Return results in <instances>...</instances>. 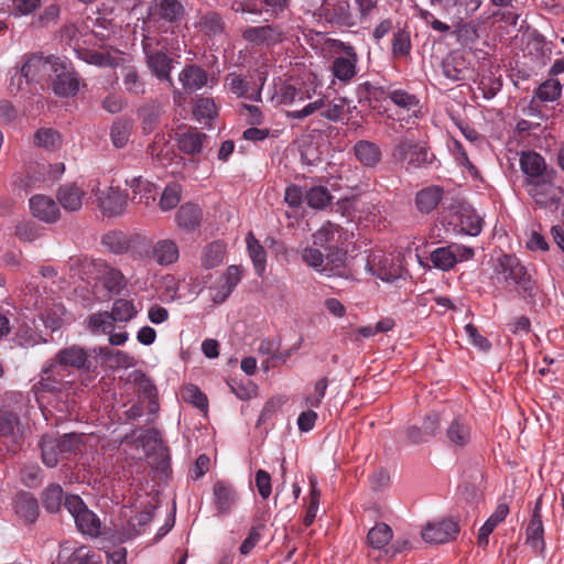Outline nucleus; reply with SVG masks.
I'll list each match as a JSON object with an SVG mask.
<instances>
[{"label":"nucleus","mask_w":564,"mask_h":564,"mask_svg":"<svg viewBox=\"0 0 564 564\" xmlns=\"http://www.w3.org/2000/svg\"><path fill=\"white\" fill-rule=\"evenodd\" d=\"M544 528L542 519H531L527 528V544H529L535 552L542 553L545 546Z\"/></svg>","instance_id":"37998d69"},{"label":"nucleus","mask_w":564,"mask_h":564,"mask_svg":"<svg viewBox=\"0 0 564 564\" xmlns=\"http://www.w3.org/2000/svg\"><path fill=\"white\" fill-rule=\"evenodd\" d=\"M178 80L185 91L193 93L206 87L209 83V77L203 68L188 65L180 73Z\"/></svg>","instance_id":"cd10ccee"},{"label":"nucleus","mask_w":564,"mask_h":564,"mask_svg":"<svg viewBox=\"0 0 564 564\" xmlns=\"http://www.w3.org/2000/svg\"><path fill=\"white\" fill-rule=\"evenodd\" d=\"M181 193H182L181 185H178L176 183H172V184L167 185L161 195L160 208L163 212H167V210L175 208L181 200Z\"/></svg>","instance_id":"5fc2aeb1"},{"label":"nucleus","mask_w":564,"mask_h":564,"mask_svg":"<svg viewBox=\"0 0 564 564\" xmlns=\"http://www.w3.org/2000/svg\"><path fill=\"white\" fill-rule=\"evenodd\" d=\"M182 398L202 411L207 410V398L196 386H186L182 391Z\"/></svg>","instance_id":"bf43d9fd"},{"label":"nucleus","mask_w":564,"mask_h":564,"mask_svg":"<svg viewBox=\"0 0 564 564\" xmlns=\"http://www.w3.org/2000/svg\"><path fill=\"white\" fill-rule=\"evenodd\" d=\"M63 489L59 485H51L43 494V505L50 512H56L62 505Z\"/></svg>","instance_id":"13d9d810"},{"label":"nucleus","mask_w":564,"mask_h":564,"mask_svg":"<svg viewBox=\"0 0 564 564\" xmlns=\"http://www.w3.org/2000/svg\"><path fill=\"white\" fill-rule=\"evenodd\" d=\"M333 73L339 80H349L357 73V54L351 46H344L341 55L333 63Z\"/></svg>","instance_id":"5701e85b"},{"label":"nucleus","mask_w":564,"mask_h":564,"mask_svg":"<svg viewBox=\"0 0 564 564\" xmlns=\"http://www.w3.org/2000/svg\"><path fill=\"white\" fill-rule=\"evenodd\" d=\"M51 362L56 365V369L61 371L65 367L84 368L87 364L86 351L77 346H70L59 350L56 359Z\"/></svg>","instance_id":"473e14b6"},{"label":"nucleus","mask_w":564,"mask_h":564,"mask_svg":"<svg viewBox=\"0 0 564 564\" xmlns=\"http://www.w3.org/2000/svg\"><path fill=\"white\" fill-rule=\"evenodd\" d=\"M53 91L61 97L75 96L79 90V80L70 63L61 57L56 58L53 72L50 74Z\"/></svg>","instance_id":"39448f33"},{"label":"nucleus","mask_w":564,"mask_h":564,"mask_svg":"<svg viewBox=\"0 0 564 564\" xmlns=\"http://www.w3.org/2000/svg\"><path fill=\"white\" fill-rule=\"evenodd\" d=\"M256 487L262 499H268L272 492L271 476L263 469L256 473Z\"/></svg>","instance_id":"338daca9"},{"label":"nucleus","mask_w":564,"mask_h":564,"mask_svg":"<svg viewBox=\"0 0 564 564\" xmlns=\"http://www.w3.org/2000/svg\"><path fill=\"white\" fill-rule=\"evenodd\" d=\"M225 245L220 241H215L206 246L202 253V264L206 269H213L219 265L225 256Z\"/></svg>","instance_id":"a18cd8bd"},{"label":"nucleus","mask_w":564,"mask_h":564,"mask_svg":"<svg viewBox=\"0 0 564 564\" xmlns=\"http://www.w3.org/2000/svg\"><path fill=\"white\" fill-rule=\"evenodd\" d=\"M368 543L372 549L376 550H387L388 544L392 539V530L386 523H377L370 531L368 532Z\"/></svg>","instance_id":"a19ab883"},{"label":"nucleus","mask_w":564,"mask_h":564,"mask_svg":"<svg viewBox=\"0 0 564 564\" xmlns=\"http://www.w3.org/2000/svg\"><path fill=\"white\" fill-rule=\"evenodd\" d=\"M393 158L408 171L420 169L431 162L427 149L411 140H401L393 151Z\"/></svg>","instance_id":"423d86ee"},{"label":"nucleus","mask_w":564,"mask_h":564,"mask_svg":"<svg viewBox=\"0 0 564 564\" xmlns=\"http://www.w3.org/2000/svg\"><path fill=\"white\" fill-rule=\"evenodd\" d=\"M88 327L95 334H110L115 329V319L109 312H99L88 317Z\"/></svg>","instance_id":"49530a36"},{"label":"nucleus","mask_w":564,"mask_h":564,"mask_svg":"<svg viewBox=\"0 0 564 564\" xmlns=\"http://www.w3.org/2000/svg\"><path fill=\"white\" fill-rule=\"evenodd\" d=\"M497 272L503 275V280L516 284L522 290L530 289V275L525 267L513 256L503 254L498 259Z\"/></svg>","instance_id":"f8f14e48"},{"label":"nucleus","mask_w":564,"mask_h":564,"mask_svg":"<svg viewBox=\"0 0 564 564\" xmlns=\"http://www.w3.org/2000/svg\"><path fill=\"white\" fill-rule=\"evenodd\" d=\"M194 116L197 119L210 120L216 116V105L210 98H198L194 106Z\"/></svg>","instance_id":"0e129e2a"},{"label":"nucleus","mask_w":564,"mask_h":564,"mask_svg":"<svg viewBox=\"0 0 564 564\" xmlns=\"http://www.w3.org/2000/svg\"><path fill=\"white\" fill-rule=\"evenodd\" d=\"M474 257V250L469 247L452 243L446 247L436 248L431 252L433 265L442 271H448L457 262L469 260Z\"/></svg>","instance_id":"9b49d317"},{"label":"nucleus","mask_w":564,"mask_h":564,"mask_svg":"<svg viewBox=\"0 0 564 564\" xmlns=\"http://www.w3.org/2000/svg\"><path fill=\"white\" fill-rule=\"evenodd\" d=\"M456 26L454 33L462 46L471 50L479 39V34L475 24L471 23H453Z\"/></svg>","instance_id":"09e8293b"},{"label":"nucleus","mask_w":564,"mask_h":564,"mask_svg":"<svg viewBox=\"0 0 564 564\" xmlns=\"http://www.w3.org/2000/svg\"><path fill=\"white\" fill-rule=\"evenodd\" d=\"M237 502L235 488L225 481H217L213 487V503L220 514L229 513Z\"/></svg>","instance_id":"4be33fe9"},{"label":"nucleus","mask_w":564,"mask_h":564,"mask_svg":"<svg viewBox=\"0 0 564 564\" xmlns=\"http://www.w3.org/2000/svg\"><path fill=\"white\" fill-rule=\"evenodd\" d=\"M17 514L28 523H32L39 516L37 500L30 494L22 492L14 499Z\"/></svg>","instance_id":"f704fd0d"},{"label":"nucleus","mask_w":564,"mask_h":564,"mask_svg":"<svg viewBox=\"0 0 564 564\" xmlns=\"http://www.w3.org/2000/svg\"><path fill=\"white\" fill-rule=\"evenodd\" d=\"M388 98L408 115V122L421 116L420 100L403 89H394L389 93Z\"/></svg>","instance_id":"7c9ffc66"},{"label":"nucleus","mask_w":564,"mask_h":564,"mask_svg":"<svg viewBox=\"0 0 564 564\" xmlns=\"http://www.w3.org/2000/svg\"><path fill=\"white\" fill-rule=\"evenodd\" d=\"M22 434L23 427L14 413H0V437L9 441L8 451L15 452V446L19 444Z\"/></svg>","instance_id":"393cba45"},{"label":"nucleus","mask_w":564,"mask_h":564,"mask_svg":"<svg viewBox=\"0 0 564 564\" xmlns=\"http://www.w3.org/2000/svg\"><path fill=\"white\" fill-rule=\"evenodd\" d=\"M372 265H378L376 274L378 278L386 282H394L402 278L404 274L402 265L391 263L388 257H382L379 259L373 257Z\"/></svg>","instance_id":"58836bf2"},{"label":"nucleus","mask_w":564,"mask_h":564,"mask_svg":"<svg viewBox=\"0 0 564 564\" xmlns=\"http://www.w3.org/2000/svg\"><path fill=\"white\" fill-rule=\"evenodd\" d=\"M349 235L344 231L339 226L327 221L313 235V241L315 246L329 249L338 250L343 249Z\"/></svg>","instance_id":"4468645a"},{"label":"nucleus","mask_w":564,"mask_h":564,"mask_svg":"<svg viewBox=\"0 0 564 564\" xmlns=\"http://www.w3.org/2000/svg\"><path fill=\"white\" fill-rule=\"evenodd\" d=\"M354 150L357 160L365 166L372 167L381 160V151L373 142L367 140L358 141L355 144Z\"/></svg>","instance_id":"c9c22d12"},{"label":"nucleus","mask_w":564,"mask_h":564,"mask_svg":"<svg viewBox=\"0 0 564 564\" xmlns=\"http://www.w3.org/2000/svg\"><path fill=\"white\" fill-rule=\"evenodd\" d=\"M443 75L451 82L466 80L471 75L469 63L464 55L454 51L451 52L442 63Z\"/></svg>","instance_id":"a211bd4d"},{"label":"nucleus","mask_w":564,"mask_h":564,"mask_svg":"<svg viewBox=\"0 0 564 564\" xmlns=\"http://www.w3.org/2000/svg\"><path fill=\"white\" fill-rule=\"evenodd\" d=\"M56 56H43L41 54H33L29 56L23 63L20 70H17L12 76V85H18V89L22 88V82L26 83L41 82L45 77L50 78L53 72Z\"/></svg>","instance_id":"7ed1b4c3"},{"label":"nucleus","mask_w":564,"mask_h":564,"mask_svg":"<svg viewBox=\"0 0 564 564\" xmlns=\"http://www.w3.org/2000/svg\"><path fill=\"white\" fill-rule=\"evenodd\" d=\"M562 94V85L558 79L550 78L542 83L536 91L535 96L541 101H554L556 100Z\"/></svg>","instance_id":"603ef678"},{"label":"nucleus","mask_w":564,"mask_h":564,"mask_svg":"<svg viewBox=\"0 0 564 564\" xmlns=\"http://www.w3.org/2000/svg\"><path fill=\"white\" fill-rule=\"evenodd\" d=\"M77 56L84 62L99 67H112L119 65L123 57L117 53L112 55L109 51H94L87 48L76 50Z\"/></svg>","instance_id":"c85d7f7f"},{"label":"nucleus","mask_w":564,"mask_h":564,"mask_svg":"<svg viewBox=\"0 0 564 564\" xmlns=\"http://www.w3.org/2000/svg\"><path fill=\"white\" fill-rule=\"evenodd\" d=\"M459 231L469 236H478L482 229V218L469 206L460 207L456 213Z\"/></svg>","instance_id":"2f4dec72"},{"label":"nucleus","mask_w":564,"mask_h":564,"mask_svg":"<svg viewBox=\"0 0 564 564\" xmlns=\"http://www.w3.org/2000/svg\"><path fill=\"white\" fill-rule=\"evenodd\" d=\"M30 209L34 217L45 223H55L59 218L58 206L53 198L44 195L31 197Z\"/></svg>","instance_id":"b1692460"},{"label":"nucleus","mask_w":564,"mask_h":564,"mask_svg":"<svg viewBox=\"0 0 564 564\" xmlns=\"http://www.w3.org/2000/svg\"><path fill=\"white\" fill-rule=\"evenodd\" d=\"M148 257L156 264L167 267L177 262L180 258V248L173 239H159L152 245L148 252Z\"/></svg>","instance_id":"6ab92c4d"},{"label":"nucleus","mask_w":564,"mask_h":564,"mask_svg":"<svg viewBox=\"0 0 564 564\" xmlns=\"http://www.w3.org/2000/svg\"><path fill=\"white\" fill-rule=\"evenodd\" d=\"M202 218V210L197 205L185 204L182 205L177 212L176 221L180 228L185 230H194L199 226Z\"/></svg>","instance_id":"4c0bfd02"},{"label":"nucleus","mask_w":564,"mask_h":564,"mask_svg":"<svg viewBox=\"0 0 564 564\" xmlns=\"http://www.w3.org/2000/svg\"><path fill=\"white\" fill-rule=\"evenodd\" d=\"M110 314L115 322L127 323L137 316L138 310L132 301L118 299L113 302Z\"/></svg>","instance_id":"c03bdc74"},{"label":"nucleus","mask_w":564,"mask_h":564,"mask_svg":"<svg viewBox=\"0 0 564 564\" xmlns=\"http://www.w3.org/2000/svg\"><path fill=\"white\" fill-rule=\"evenodd\" d=\"M55 440L58 442V451L63 458L78 451L83 443L82 436L76 433L64 434Z\"/></svg>","instance_id":"4d7b16f0"},{"label":"nucleus","mask_w":564,"mask_h":564,"mask_svg":"<svg viewBox=\"0 0 564 564\" xmlns=\"http://www.w3.org/2000/svg\"><path fill=\"white\" fill-rule=\"evenodd\" d=\"M520 165L523 173L532 180L540 177L545 169L544 159L535 152L522 153Z\"/></svg>","instance_id":"ea45409f"},{"label":"nucleus","mask_w":564,"mask_h":564,"mask_svg":"<svg viewBox=\"0 0 564 564\" xmlns=\"http://www.w3.org/2000/svg\"><path fill=\"white\" fill-rule=\"evenodd\" d=\"M316 99L307 102L302 109L288 111L286 116L292 119H304L317 110H321V116L330 120L338 121L344 111V100L333 101L326 105L325 96L317 91Z\"/></svg>","instance_id":"0eeeda50"},{"label":"nucleus","mask_w":564,"mask_h":564,"mask_svg":"<svg viewBox=\"0 0 564 564\" xmlns=\"http://www.w3.org/2000/svg\"><path fill=\"white\" fill-rule=\"evenodd\" d=\"M85 192L75 183L64 184L58 188L57 199L67 212H77L83 206Z\"/></svg>","instance_id":"c756f323"},{"label":"nucleus","mask_w":564,"mask_h":564,"mask_svg":"<svg viewBox=\"0 0 564 564\" xmlns=\"http://www.w3.org/2000/svg\"><path fill=\"white\" fill-rule=\"evenodd\" d=\"M149 41V37H144L142 43L147 54L148 65L150 69L159 79L167 82L169 85L173 87L174 83L171 78V72L173 69V59L162 52H151Z\"/></svg>","instance_id":"f3484780"},{"label":"nucleus","mask_w":564,"mask_h":564,"mask_svg":"<svg viewBox=\"0 0 564 564\" xmlns=\"http://www.w3.org/2000/svg\"><path fill=\"white\" fill-rule=\"evenodd\" d=\"M334 20L343 25L352 26L357 23V14L352 13L346 2H339L334 8Z\"/></svg>","instance_id":"e2e57ef3"},{"label":"nucleus","mask_w":564,"mask_h":564,"mask_svg":"<svg viewBox=\"0 0 564 564\" xmlns=\"http://www.w3.org/2000/svg\"><path fill=\"white\" fill-rule=\"evenodd\" d=\"M328 387L326 378H319L314 384L312 390H308L303 399V405L307 408H318L325 397Z\"/></svg>","instance_id":"3c124183"},{"label":"nucleus","mask_w":564,"mask_h":564,"mask_svg":"<svg viewBox=\"0 0 564 564\" xmlns=\"http://www.w3.org/2000/svg\"><path fill=\"white\" fill-rule=\"evenodd\" d=\"M100 355L104 360H110L112 365L118 367L128 368L135 365L134 358L124 351H111L109 348H100Z\"/></svg>","instance_id":"052dcab7"},{"label":"nucleus","mask_w":564,"mask_h":564,"mask_svg":"<svg viewBox=\"0 0 564 564\" xmlns=\"http://www.w3.org/2000/svg\"><path fill=\"white\" fill-rule=\"evenodd\" d=\"M132 124L127 119H118L111 127V140L116 148H122L129 140Z\"/></svg>","instance_id":"864d4df0"},{"label":"nucleus","mask_w":564,"mask_h":564,"mask_svg":"<svg viewBox=\"0 0 564 564\" xmlns=\"http://www.w3.org/2000/svg\"><path fill=\"white\" fill-rule=\"evenodd\" d=\"M242 36L253 46L270 47L281 43L285 39V33L280 26L262 25L247 28Z\"/></svg>","instance_id":"ddd939ff"},{"label":"nucleus","mask_w":564,"mask_h":564,"mask_svg":"<svg viewBox=\"0 0 564 564\" xmlns=\"http://www.w3.org/2000/svg\"><path fill=\"white\" fill-rule=\"evenodd\" d=\"M528 191L538 205L547 208H558L561 196L563 195L560 187L550 183L532 182Z\"/></svg>","instance_id":"412c9836"},{"label":"nucleus","mask_w":564,"mask_h":564,"mask_svg":"<svg viewBox=\"0 0 564 564\" xmlns=\"http://www.w3.org/2000/svg\"><path fill=\"white\" fill-rule=\"evenodd\" d=\"M205 139L206 135L200 132H185L178 137V147L187 154H196L200 152Z\"/></svg>","instance_id":"de8ad7c7"},{"label":"nucleus","mask_w":564,"mask_h":564,"mask_svg":"<svg viewBox=\"0 0 564 564\" xmlns=\"http://www.w3.org/2000/svg\"><path fill=\"white\" fill-rule=\"evenodd\" d=\"M305 198L310 207L322 209L329 204L332 196L326 187L315 186L306 193Z\"/></svg>","instance_id":"6e6d98bb"},{"label":"nucleus","mask_w":564,"mask_h":564,"mask_svg":"<svg viewBox=\"0 0 564 564\" xmlns=\"http://www.w3.org/2000/svg\"><path fill=\"white\" fill-rule=\"evenodd\" d=\"M303 260L312 268L317 270L318 272H323L327 275H329L326 272L325 268H322V264L324 262L323 253L315 249V248H305L302 252Z\"/></svg>","instance_id":"69168bd1"},{"label":"nucleus","mask_w":564,"mask_h":564,"mask_svg":"<svg viewBox=\"0 0 564 564\" xmlns=\"http://www.w3.org/2000/svg\"><path fill=\"white\" fill-rule=\"evenodd\" d=\"M35 143L45 149H55L61 144V135L53 129H40L35 134Z\"/></svg>","instance_id":"680f3d73"},{"label":"nucleus","mask_w":564,"mask_h":564,"mask_svg":"<svg viewBox=\"0 0 564 564\" xmlns=\"http://www.w3.org/2000/svg\"><path fill=\"white\" fill-rule=\"evenodd\" d=\"M126 184L131 189L132 202L148 206L155 200V185L142 176L127 180Z\"/></svg>","instance_id":"bb28decb"},{"label":"nucleus","mask_w":564,"mask_h":564,"mask_svg":"<svg viewBox=\"0 0 564 564\" xmlns=\"http://www.w3.org/2000/svg\"><path fill=\"white\" fill-rule=\"evenodd\" d=\"M443 198V189L440 186H427L416 193L415 204L423 214L434 210Z\"/></svg>","instance_id":"72a5a7b5"},{"label":"nucleus","mask_w":564,"mask_h":564,"mask_svg":"<svg viewBox=\"0 0 564 564\" xmlns=\"http://www.w3.org/2000/svg\"><path fill=\"white\" fill-rule=\"evenodd\" d=\"M154 14L166 21H175L183 14V7L176 0H159L152 7Z\"/></svg>","instance_id":"79ce46f5"},{"label":"nucleus","mask_w":564,"mask_h":564,"mask_svg":"<svg viewBox=\"0 0 564 564\" xmlns=\"http://www.w3.org/2000/svg\"><path fill=\"white\" fill-rule=\"evenodd\" d=\"M458 531V524L455 521L444 519L427 523L422 530V538L427 543L441 544L455 539Z\"/></svg>","instance_id":"2eb2a0df"},{"label":"nucleus","mask_w":564,"mask_h":564,"mask_svg":"<svg viewBox=\"0 0 564 564\" xmlns=\"http://www.w3.org/2000/svg\"><path fill=\"white\" fill-rule=\"evenodd\" d=\"M64 505L73 517L80 533L93 538L101 534L100 519L95 512L87 508L79 496L73 495L66 497Z\"/></svg>","instance_id":"20e7f679"},{"label":"nucleus","mask_w":564,"mask_h":564,"mask_svg":"<svg viewBox=\"0 0 564 564\" xmlns=\"http://www.w3.org/2000/svg\"><path fill=\"white\" fill-rule=\"evenodd\" d=\"M95 279L111 293H120L126 284L124 275L116 268L102 262H94L93 264Z\"/></svg>","instance_id":"dca6fc26"},{"label":"nucleus","mask_w":564,"mask_h":564,"mask_svg":"<svg viewBox=\"0 0 564 564\" xmlns=\"http://www.w3.org/2000/svg\"><path fill=\"white\" fill-rule=\"evenodd\" d=\"M431 7L452 23H459L474 13L481 0H429Z\"/></svg>","instance_id":"1a4fd4ad"},{"label":"nucleus","mask_w":564,"mask_h":564,"mask_svg":"<svg viewBox=\"0 0 564 564\" xmlns=\"http://www.w3.org/2000/svg\"><path fill=\"white\" fill-rule=\"evenodd\" d=\"M26 288L28 292H25L22 297L24 307L39 312V316L46 328H50L52 332L59 329L66 317L64 306L53 299L42 295L37 289L31 285Z\"/></svg>","instance_id":"f257e3e1"},{"label":"nucleus","mask_w":564,"mask_h":564,"mask_svg":"<svg viewBox=\"0 0 564 564\" xmlns=\"http://www.w3.org/2000/svg\"><path fill=\"white\" fill-rule=\"evenodd\" d=\"M42 459L47 467H55L63 456L58 451V442L53 436H44L41 442Z\"/></svg>","instance_id":"8fccbe9b"},{"label":"nucleus","mask_w":564,"mask_h":564,"mask_svg":"<svg viewBox=\"0 0 564 564\" xmlns=\"http://www.w3.org/2000/svg\"><path fill=\"white\" fill-rule=\"evenodd\" d=\"M96 196L98 207L106 216L121 215L128 205V196L119 186H97L91 189Z\"/></svg>","instance_id":"6e6552de"},{"label":"nucleus","mask_w":564,"mask_h":564,"mask_svg":"<svg viewBox=\"0 0 564 564\" xmlns=\"http://www.w3.org/2000/svg\"><path fill=\"white\" fill-rule=\"evenodd\" d=\"M321 87L322 85L316 82L315 77L304 83L300 88L279 79L269 89V99L275 106H299L305 101L310 102L317 95V89Z\"/></svg>","instance_id":"f03ea898"},{"label":"nucleus","mask_w":564,"mask_h":564,"mask_svg":"<svg viewBox=\"0 0 564 564\" xmlns=\"http://www.w3.org/2000/svg\"><path fill=\"white\" fill-rule=\"evenodd\" d=\"M259 82V88L252 89L250 88L249 82L245 77L236 73H230L225 78V86L238 97H245L250 100L258 101L261 97V88L265 82L264 74L260 75Z\"/></svg>","instance_id":"aec40b11"},{"label":"nucleus","mask_w":564,"mask_h":564,"mask_svg":"<svg viewBox=\"0 0 564 564\" xmlns=\"http://www.w3.org/2000/svg\"><path fill=\"white\" fill-rule=\"evenodd\" d=\"M43 375L42 379L32 388L37 402H40L43 392H55L64 389V384L57 379V377H61L62 375L59 370L56 369L55 364L47 362L43 369Z\"/></svg>","instance_id":"a878e982"},{"label":"nucleus","mask_w":564,"mask_h":564,"mask_svg":"<svg viewBox=\"0 0 564 564\" xmlns=\"http://www.w3.org/2000/svg\"><path fill=\"white\" fill-rule=\"evenodd\" d=\"M99 556H95L86 546H80L72 555V564H100Z\"/></svg>","instance_id":"774afa93"},{"label":"nucleus","mask_w":564,"mask_h":564,"mask_svg":"<svg viewBox=\"0 0 564 564\" xmlns=\"http://www.w3.org/2000/svg\"><path fill=\"white\" fill-rule=\"evenodd\" d=\"M444 433L445 443L455 451L469 446L474 437L471 422L464 415L452 417L447 422Z\"/></svg>","instance_id":"9d476101"},{"label":"nucleus","mask_w":564,"mask_h":564,"mask_svg":"<svg viewBox=\"0 0 564 564\" xmlns=\"http://www.w3.org/2000/svg\"><path fill=\"white\" fill-rule=\"evenodd\" d=\"M247 250L252 260L256 273L261 276L265 271L267 254L263 247L250 231L246 237Z\"/></svg>","instance_id":"e433bc0d"}]
</instances>
